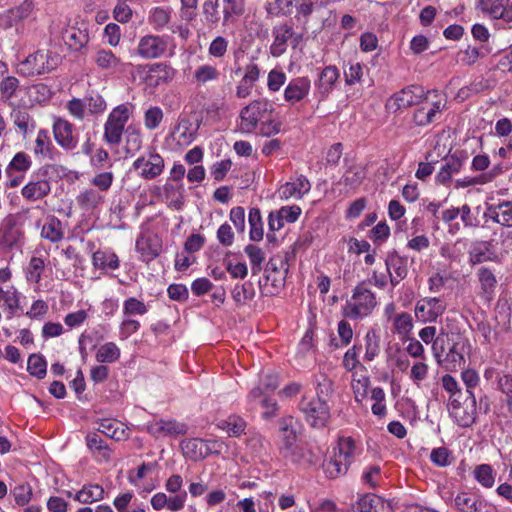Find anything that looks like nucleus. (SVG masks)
<instances>
[{"label": "nucleus", "instance_id": "obj_1", "mask_svg": "<svg viewBox=\"0 0 512 512\" xmlns=\"http://www.w3.org/2000/svg\"><path fill=\"white\" fill-rule=\"evenodd\" d=\"M279 430L278 449L285 460L301 466H310L317 463L318 455L307 442L298 437V422L294 417H283L279 421Z\"/></svg>", "mask_w": 512, "mask_h": 512}, {"label": "nucleus", "instance_id": "obj_2", "mask_svg": "<svg viewBox=\"0 0 512 512\" xmlns=\"http://www.w3.org/2000/svg\"><path fill=\"white\" fill-rule=\"evenodd\" d=\"M274 106L267 99H256L244 106L237 120V129L242 134H253L259 124L273 113Z\"/></svg>", "mask_w": 512, "mask_h": 512}, {"label": "nucleus", "instance_id": "obj_3", "mask_svg": "<svg viewBox=\"0 0 512 512\" xmlns=\"http://www.w3.org/2000/svg\"><path fill=\"white\" fill-rule=\"evenodd\" d=\"M37 18L35 5L31 0H24L19 5L0 13V26L4 29L15 28L17 33H24L26 23Z\"/></svg>", "mask_w": 512, "mask_h": 512}, {"label": "nucleus", "instance_id": "obj_4", "mask_svg": "<svg viewBox=\"0 0 512 512\" xmlns=\"http://www.w3.org/2000/svg\"><path fill=\"white\" fill-rule=\"evenodd\" d=\"M130 117L127 105L120 104L109 113L104 124V141L111 146H118L121 143L126 123Z\"/></svg>", "mask_w": 512, "mask_h": 512}, {"label": "nucleus", "instance_id": "obj_5", "mask_svg": "<svg viewBox=\"0 0 512 512\" xmlns=\"http://www.w3.org/2000/svg\"><path fill=\"white\" fill-rule=\"evenodd\" d=\"M430 91H425L420 85H409L402 90L394 93L386 102L385 107L388 112L396 113L401 109H406L418 105L427 100Z\"/></svg>", "mask_w": 512, "mask_h": 512}, {"label": "nucleus", "instance_id": "obj_6", "mask_svg": "<svg viewBox=\"0 0 512 512\" xmlns=\"http://www.w3.org/2000/svg\"><path fill=\"white\" fill-rule=\"evenodd\" d=\"M131 169L141 179L150 181L156 179L164 172L165 161L155 149H149L134 160Z\"/></svg>", "mask_w": 512, "mask_h": 512}, {"label": "nucleus", "instance_id": "obj_7", "mask_svg": "<svg viewBox=\"0 0 512 512\" xmlns=\"http://www.w3.org/2000/svg\"><path fill=\"white\" fill-rule=\"evenodd\" d=\"M171 40L168 36L147 34L142 36L137 44V55L145 60H153L172 54Z\"/></svg>", "mask_w": 512, "mask_h": 512}, {"label": "nucleus", "instance_id": "obj_8", "mask_svg": "<svg viewBox=\"0 0 512 512\" xmlns=\"http://www.w3.org/2000/svg\"><path fill=\"white\" fill-rule=\"evenodd\" d=\"M57 64V57L43 50L36 51L17 65V71L25 77L50 72Z\"/></svg>", "mask_w": 512, "mask_h": 512}, {"label": "nucleus", "instance_id": "obj_9", "mask_svg": "<svg viewBox=\"0 0 512 512\" xmlns=\"http://www.w3.org/2000/svg\"><path fill=\"white\" fill-rule=\"evenodd\" d=\"M352 463V438H340L334 456L325 463V473L330 478H336L348 471Z\"/></svg>", "mask_w": 512, "mask_h": 512}, {"label": "nucleus", "instance_id": "obj_10", "mask_svg": "<svg viewBox=\"0 0 512 512\" xmlns=\"http://www.w3.org/2000/svg\"><path fill=\"white\" fill-rule=\"evenodd\" d=\"M299 407L307 423L314 428L324 427L330 417L329 407L320 397H303Z\"/></svg>", "mask_w": 512, "mask_h": 512}, {"label": "nucleus", "instance_id": "obj_11", "mask_svg": "<svg viewBox=\"0 0 512 512\" xmlns=\"http://www.w3.org/2000/svg\"><path fill=\"white\" fill-rule=\"evenodd\" d=\"M140 230V234L136 239L135 249L139 254V260L150 263L160 255L162 240L157 233L144 225L140 227Z\"/></svg>", "mask_w": 512, "mask_h": 512}, {"label": "nucleus", "instance_id": "obj_12", "mask_svg": "<svg viewBox=\"0 0 512 512\" xmlns=\"http://www.w3.org/2000/svg\"><path fill=\"white\" fill-rule=\"evenodd\" d=\"M53 134L57 144L64 150H74L79 142L75 127L68 120L56 118L53 122Z\"/></svg>", "mask_w": 512, "mask_h": 512}, {"label": "nucleus", "instance_id": "obj_13", "mask_svg": "<svg viewBox=\"0 0 512 512\" xmlns=\"http://www.w3.org/2000/svg\"><path fill=\"white\" fill-rule=\"evenodd\" d=\"M145 430L155 438L166 436H177L187 432V426L184 423L172 419H159L148 422Z\"/></svg>", "mask_w": 512, "mask_h": 512}, {"label": "nucleus", "instance_id": "obj_14", "mask_svg": "<svg viewBox=\"0 0 512 512\" xmlns=\"http://www.w3.org/2000/svg\"><path fill=\"white\" fill-rule=\"evenodd\" d=\"M385 264L393 286L398 285L408 274V257L401 256L394 249L387 253Z\"/></svg>", "mask_w": 512, "mask_h": 512}, {"label": "nucleus", "instance_id": "obj_15", "mask_svg": "<svg viewBox=\"0 0 512 512\" xmlns=\"http://www.w3.org/2000/svg\"><path fill=\"white\" fill-rule=\"evenodd\" d=\"M311 81L308 77H297L289 81L284 89V100L290 105L303 101L310 93Z\"/></svg>", "mask_w": 512, "mask_h": 512}, {"label": "nucleus", "instance_id": "obj_16", "mask_svg": "<svg viewBox=\"0 0 512 512\" xmlns=\"http://www.w3.org/2000/svg\"><path fill=\"white\" fill-rule=\"evenodd\" d=\"M468 155L465 151H456L454 154L444 158L445 164L441 167L436 175V181L442 185H447L451 181L453 174L458 173L464 162L467 160Z\"/></svg>", "mask_w": 512, "mask_h": 512}, {"label": "nucleus", "instance_id": "obj_17", "mask_svg": "<svg viewBox=\"0 0 512 512\" xmlns=\"http://www.w3.org/2000/svg\"><path fill=\"white\" fill-rule=\"evenodd\" d=\"M445 311V306L438 298H424L415 306V316L422 322H435Z\"/></svg>", "mask_w": 512, "mask_h": 512}, {"label": "nucleus", "instance_id": "obj_18", "mask_svg": "<svg viewBox=\"0 0 512 512\" xmlns=\"http://www.w3.org/2000/svg\"><path fill=\"white\" fill-rule=\"evenodd\" d=\"M311 189L309 180L304 175H299L294 179L281 185L277 191L278 197L281 200H288L291 198L301 199Z\"/></svg>", "mask_w": 512, "mask_h": 512}, {"label": "nucleus", "instance_id": "obj_19", "mask_svg": "<svg viewBox=\"0 0 512 512\" xmlns=\"http://www.w3.org/2000/svg\"><path fill=\"white\" fill-rule=\"evenodd\" d=\"M376 305L374 294L365 283L354 288V317H364L370 314Z\"/></svg>", "mask_w": 512, "mask_h": 512}, {"label": "nucleus", "instance_id": "obj_20", "mask_svg": "<svg viewBox=\"0 0 512 512\" xmlns=\"http://www.w3.org/2000/svg\"><path fill=\"white\" fill-rule=\"evenodd\" d=\"M176 70L166 63H153L149 65L146 74V83L151 87H158L173 80Z\"/></svg>", "mask_w": 512, "mask_h": 512}, {"label": "nucleus", "instance_id": "obj_21", "mask_svg": "<svg viewBox=\"0 0 512 512\" xmlns=\"http://www.w3.org/2000/svg\"><path fill=\"white\" fill-rule=\"evenodd\" d=\"M198 129V124L194 123L191 119L186 116L180 117L172 136L178 145L188 146L195 140Z\"/></svg>", "mask_w": 512, "mask_h": 512}, {"label": "nucleus", "instance_id": "obj_22", "mask_svg": "<svg viewBox=\"0 0 512 512\" xmlns=\"http://www.w3.org/2000/svg\"><path fill=\"white\" fill-rule=\"evenodd\" d=\"M272 35L273 42L270 46V53L273 57H279L286 52L288 42L294 36V30L287 24H281L273 28Z\"/></svg>", "mask_w": 512, "mask_h": 512}, {"label": "nucleus", "instance_id": "obj_23", "mask_svg": "<svg viewBox=\"0 0 512 512\" xmlns=\"http://www.w3.org/2000/svg\"><path fill=\"white\" fill-rule=\"evenodd\" d=\"M357 506L360 512H394L390 501L374 493H365L357 501Z\"/></svg>", "mask_w": 512, "mask_h": 512}, {"label": "nucleus", "instance_id": "obj_24", "mask_svg": "<svg viewBox=\"0 0 512 512\" xmlns=\"http://www.w3.org/2000/svg\"><path fill=\"white\" fill-rule=\"evenodd\" d=\"M339 78V70L335 66L325 67L315 83L316 93L320 95V99L326 98L333 90Z\"/></svg>", "mask_w": 512, "mask_h": 512}, {"label": "nucleus", "instance_id": "obj_25", "mask_svg": "<svg viewBox=\"0 0 512 512\" xmlns=\"http://www.w3.org/2000/svg\"><path fill=\"white\" fill-rule=\"evenodd\" d=\"M477 278L480 283L481 297L490 302L498 283L494 272L490 268L482 266L477 271Z\"/></svg>", "mask_w": 512, "mask_h": 512}, {"label": "nucleus", "instance_id": "obj_26", "mask_svg": "<svg viewBox=\"0 0 512 512\" xmlns=\"http://www.w3.org/2000/svg\"><path fill=\"white\" fill-rule=\"evenodd\" d=\"M78 206L90 211L100 207L105 202V195L95 188H84L76 197Z\"/></svg>", "mask_w": 512, "mask_h": 512}, {"label": "nucleus", "instance_id": "obj_27", "mask_svg": "<svg viewBox=\"0 0 512 512\" xmlns=\"http://www.w3.org/2000/svg\"><path fill=\"white\" fill-rule=\"evenodd\" d=\"M492 241H476L472 243L469 250V262L477 265L486 261L495 259V254L491 251Z\"/></svg>", "mask_w": 512, "mask_h": 512}, {"label": "nucleus", "instance_id": "obj_28", "mask_svg": "<svg viewBox=\"0 0 512 512\" xmlns=\"http://www.w3.org/2000/svg\"><path fill=\"white\" fill-rule=\"evenodd\" d=\"M41 237L51 243L60 242L64 238L62 222L56 216H48L41 228Z\"/></svg>", "mask_w": 512, "mask_h": 512}, {"label": "nucleus", "instance_id": "obj_29", "mask_svg": "<svg viewBox=\"0 0 512 512\" xmlns=\"http://www.w3.org/2000/svg\"><path fill=\"white\" fill-rule=\"evenodd\" d=\"M51 191L50 182L46 179L30 181L21 190L22 196L29 201H37L47 196Z\"/></svg>", "mask_w": 512, "mask_h": 512}, {"label": "nucleus", "instance_id": "obj_30", "mask_svg": "<svg viewBox=\"0 0 512 512\" xmlns=\"http://www.w3.org/2000/svg\"><path fill=\"white\" fill-rule=\"evenodd\" d=\"M97 430L116 441H123L129 436L128 428L124 424L110 419L102 420Z\"/></svg>", "mask_w": 512, "mask_h": 512}, {"label": "nucleus", "instance_id": "obj_31", "mask_svg": "<svg viewBox=\"0 0 512 512\" xmlns=\"http://www.w3.org/2000/svg\"><path fill=\"white\" fill-rule=\"evenodd\" d=\"M22 297V293L15 286H9L3 291L0 305L10 316H14L21 309Z\"/></svg>", "mask_w": 512, "mask_h": 512}, {"label": "nucleus", "instance_id": "obj_32", "mask_svg": "<svg viewBox=\"0 0 512 512\" xmlns=\"http://www.w3.org/2000/svg\"><path fill=\"white\" fill-rule=\"evenodd\" d=\"M93 60L99 69L109 72H115L121 65V59L108 49H98Z\"/></svg>", "mask_w": 512, "mask_h": 512}, {"label": "nucleus", "instance_id": "obj_33", "mask_svg": "<svg viewBox=\"0 0 512 512\" xmlns=\"http://www.w3.org/2000/svg\"><path fill=\"white\" fill-rule=\"evenodd\" d=\"M105 490L99 484H85L74 496V499L83 504H91L104 499Z\"/></svg>", "mask_w": 512, "mask_h": 512}, {"label": "nucleus", "instance_id": "obj_34", "mask_svg": "<svg viewBox=\"0 0 512 512\" xmlns=\"http://www.w3.org/2000/svg\"><path fill=\"white\" fill-rule=\"evenodd\" d=\"M11 119L14 126L23 136L32 133L36 128L34 119L25 109H13L11 112Z\"/></svg>", "mask_w": 512, "mask_h": 512}, {"label": "nucleus", "instance_id": "obj_35", "mask_svg": "<svg viewBox=\"0 0 512 512\" xmlns=\"http://www.w3.org/2000/svg\"><path fill=\"white\" fill-rule=\"evenodd\" d=\"M92 263L95 268L101 270H116L120 266L118 256L111 250H98L94 252Z\"/></svg>", "mask_w": 512, "mask_h": 512}, {"label": "nucleus", "instance_id": "obj_36", "mask_svg": "<svg viewBox=\"0 0 512 512\" xmlns=\"http://www.w3.org/2000/svg\"><path fill=\"white\" fill-rule=\"evenodd\" d=\"M330 0H295V17L300 20L307 18L313 13L319 12L321 9L326 8Z\"/></svg>", "mask_w": 512, "mask_h": 512}, {"label": "nucleus", "instance_id": "obj_37", "mask_svg": "<svg viewBox=\"0 0 512 512\" xmlns=\"http://www.w3.org/2000/svg\"><path fill=\"white\" fill-rule=\"evenodd\" d=\"M246 421L238 415H229L217 422V427L230 437H239L246 429Z\"/></svg>", "mask_w": 512, "mask_h": 512}, {"label": "nucleus", "instance_id": "obj_38", "mask_svg": "<svg viewBox=\"0 0 512 512\" xmlns=\"http://www.w3.org/2000/svg\"><path fill=\"white\" fill-rule=\"evenodd\" d=\"M86 445L100 460L108 461L110 459L111 449L97 432H90L87 434Z\"/></svg>", "mask_w": 512, "mask_h": 512}, {"label": "nucleus", "instance_id": "obj_39", "mask_svg": "<svg viewBox=\"0 0 512 512\" xmlns=\"http://www.w3.org/2000/svg\"><path fill=\"white\" fill-rule=\"evenodd\" d=\"M223 13V24L228 25L242 15L244 11L243 0H217Z\"/></svg>", "mask_w": 512, "mask_h": 512}, {"label": "nucleus", "instance_id": "obj_40", "mask_svg": "<svg viewBox=\"0 0 512 512\" xmlns=\"http://www.w3.org/2000/svg\"><path fill=\"white\" fill-rule=\"evenodd\" d=\"M184 456L190 460L197 461L204 459V439L190 438L184 439L180 443Z\"/></svg>", "mask_w": 512, "mask_h": 512}, {"label": "nucleus", "instance_id": "obj_41", "mask_svg": "<svg viewBox=\"0 0 512 512\" xmlns=\"http://www.w3.org/2000/svg\"><path fill=\"white\" fill-rule=\"evenodd\" d=\"M62 38L66 45L74 51L80 50L88 43V34L75 27H69L62 33Z\"/></svg>", "mask_w": 512, "mask_h": 512}, {"label": "nucleus", "instance_id": "obj_42", "mask_svg": "<svg viewBox=\"0 0 512 512\" xmlns=\"http://www.w3.org/2000/svg\"><path fill=\"white\" fill-rule=\"evenodd\" d=\"M458 345V343H453L449 348V351L446 352L444 357L441 359L442 362L438 363L447 371H455L465 364V358L462 352L458 349Z\"/></svg>", "mask_w": 512, "mask_h": 512}, {"label": "nucleus", "instance_id": "obj_43", "mask_svg": "<svg viewBox=\"0 0 512 512\" xmlns=\"http://www.w3.org/2000/svg\"><path fill=\"white\" fill-rule=\"evenodd\" d=\"M413 329L412 316L407 312L397 314L393 319V330L395 333L401 335L402 342L410 339V332Z\"/></svg>", "mask_w": 512, "mask_h": 512}, {"label": "nucleus", "instance_id": "obj_44", "mask_svg": "<svg viewBox=\"0 0 512 512\" xmlns=\"http://www.w3.org/2000/svg\"><path fill=\"white\" fill-rule=\"evenodd\" d=\"M120 348L114 342H106L99 346L95 358L99 363H114L119 360Z\"/></svg>", "mask_w": 512, "mask_h": 512}, {"label": "nucleus", "instance_id": "obj_45", "mask_svg": "<svg viewBox=\"0 0 512 512\" xmlns=\"http://www.w3.org/2000/svg\"><path fill=\"white\" fill-rule=\"evenodd\" d=\"M248 222L250 226L249 237L252 241H261L264 236L262 216L259 208L249 210Z\"/></svg>", "mask_w": 512, "mask_h": 512}, {"label": "nucleus", "instance_id": "obj_46", "mask_svg": "<svg viewBox=\"0 0 512 512\" xmlns=\"http://www.w3.org/2000/svg\"><path fill=\"white\" fill-rule=\"evenodd\" d=\"M255 294L254 285L250 281L235 285L231 292L233 300L239 306H243L248 301L252 300L255 297Z\"/></svg>", "mask_w": 512, "mask_h": 512}, {"label": "nucleus", "instance_id": "obj_47", "mask_svg": "<svg viewBox=\"0 0 512 512\" xmlns=\"http://www.w3.org/2000/svg\"><path fill=\"white\" fill-rule=\"evenodd\" d=\"M45 262L41 257H31L28 265L24 269L26 280L29 283L39 284L44 272Z\"/></svg>", "mask_w": 512, "mask_h": 512}, {"label": "nucleus", "instance_id": "obj_48", "mask_svg": "<svg viewBox=\"0 0 512 512\" xmlns=\"http://www.w3.org/2000/svg\"><path fill=\"white\" fill-rule=\"evenodd\" d=\"M171 9L163 7H155L150 11L149 23L156 31H162L170 22Z\"/></svg>", "mask_w": 512, "mask_h": 512}, {"label": "nucleus", "instance_id": "obj_49", "mask_svg": "<svg viewBox=\"0 0 512 512\" xmlns=\"http://www.w3.org/2000/svg\"><path fill=\"white\" fill-rule=\"evenodd\" d=\"M494 19H502L506 22L512 21V4L509 0H495L488 10Z\"/></svg>", "mask_w": 512, "mask_h": 512}, {"label": "nucleus", "instance_id": "obj_50", "mask_svg": "<svg viewBox=\"0 0 512 512\" xmlns=\"http://www.w3.org/2000/svg\"><path fill=\"white\" fill-rule=\"evenodd\" d=\"M53 145L48 131L39 130L35 140L34 153L44 158H52Z\"/></svg>", "mask_w": 512, "mask_h": 512}, {"label": "nucleus", "instance_id": "obj_51", "mask_svg": "<svg viewBox=\"0 0 512 512\" xmlns=\"http://www.w3.org/2000/svg\"><path fill=\"white\" fill-rule=\"evenodd\" d=\"M510 305L506 299L500 298L495 305V321L497 326L507 330L510 328L511 311Z\"/></svg>", "mask_w": 512, "mask_h": 512}, {"label": "nucleus", "instance_id": "obj_52", "mask_svg": "<svg viewBox=\"0 0 512 512\" xmlns=\"http://www.w3.org/2000/svg\"><path fill=\"white\" fill-rule=\"evenodd\" d=\"M220 76V72L216 67L210 64H204L196 68L193 73L194 81L199 84H206L210 81H216Z\"/></svg>", "mask_w": 512, "mask_h": 512}, {"label": "nucleus", "instance_id": "obj_53", "mask_svg": "<svg viewBox=\"0 0 512 512\" xmlns=\"http://www.w3.org/2000/svg\"><path fill=\"white\" fill-rule=\"evenodd\" d=\"M27 371L34 377L42 379L47 372V362L42 355L32 354L27 361Z\"/></svg>", "mask_w": 512, "mask_h": 512}, {"label": "nucleus", "instance_id": "obj_54", "mask_svg": "<svg viewBox=\"0 0 512 512\" xmlns=\"http://www.w3.org/2000/svg\"><path fill=\"white\" fill-rule=\"evenodd\" d=\"M479 496L470 492H460L454 498V508L459 512H471Z\"/></svg>", "mask_w": 512, "mask_h": 512}, {"label": "nucleus", "instance_id": "obj_55", "mask_svg": "<svg viewBox=\"0 0 512 512\" xmlns=\"http://www.w3.org/2000/svg\"><path fill=\"white\" fill-rule=\"evenodd\" d=\"M31 166L30 157L24 152H18L14 155L10 163L5 169L7 176H11L14 171L25 172Z\"/></svg>", "mask_w": 512, "mask_h": 512}, {"label": "nucleus", "instance_id": "obj_56", "mask_svg": "<svg viewBox=\"0 0 512 512\" xmlns=\"http://www.w3.org/2000/svg\"><path fill=\"white\" fill-rule=\"evenodd\" d=\"M148 312V305L136 297H129L123 302V316L145 315Z\"/></svg>", "mask_w": 512, "mask_h": 512}, {"label": "nucleus", "instance_id": "obj_57", "mask_svg": "<svg viewBox=\"0 0 512 512\" xmlns=\"http://www.w3.org/2000/svg\"><path fill=\"white\" fill-rule=\"evenodd\" d=\"M295 8V0H267L266 9L272 15H289Z\"/></svg>", "mask_w": 512, "mask_h": 512}, {"label": "nucleus", "instance_id": "obj_58", "mask_svg": "<svg viewBox=\"0 0 512 512\" xmlns=\"http://www.w3.org/2000/svg\"><path fill=\"white\" fill-rule=\"evenodd\" d=\"M474 477L485 488H491L495 482L493 468L489 464L476 466L474 470Z\"/></svg>", "mask_w": 512, "mask_h": 512}, {"label": "nucleus", "instance_id": "obj_59", "mask_svg": "<svg viewBox=\"0 0 512 512\" xmlns=\"http://www.w3.org/2000/svg\"><path fill=\"white\" fill-rule=\"evenodd\" d=\"M246 255L250 260V264L254 273L259 272L262 268V263L265 260L264 251L254 244H248L244 249Z\"/></svg>", "mask_w": 512, "mask_h": 512}, {"label": "nucleus", "instance_id": "obj_60", "mask_svg": "<svg viewBox=\"0 0 512 512\" xmlns=\"http://www.w3.org/2000/svg\"><path fill=\"white\" fill-rule=\"evenodd\" d=\"M163 111L158 106L149 107L144 113V125L148 130H155L163 120Z\"/></svg>", "mask_w": 512, "mask_h": 512}, {"label": "nucleus", "instance_id": "obj_61", "mask_svg": "<svg viewBox=\"0 0 512 512\" xmlns=\"http://www.w3.org/2000/svg\"><path fill=\"white\" fill-rule=\"evenodd\" d=\"M114 174L111 171L101 172L94 175L91 184L95 186L102 194L106 193L112 186Z\"/></svg>", "mask_w": 512, "mask_h": 512}, {"label": "nucleus", "instance_id": "obj_62", "mask_svg": "<svg viewBox=\"0 0 512 512\" xmlns=\"http://www.w3.org/2000/svg\"><path fill=\"white\" fill-rule=\"evenodd\" d=\"M142 147V136L140 131L132 126L126 129V150L128 153H134Z\"/></svg>", "mask_w": 512, "mask_h": 512}, {"label": "nucleus", "instance_id": "obj_63", "mask_svg": "<svg viewBox=\"0 0 512 512\" xmlns=\"http://www.w3.org/2000/svg\"><path fill=\"white\" fill-rule=\"evenodd\" d=\"M280 130L281 123L275 120L271 114L259 124L256 132H258V134H260L261 136L271 137L273 135L278 134Z\"/></svg>", "mask_w": 512, "mask_h": 512}, {"label": "nucleus", "instance_id": "obj_64", "mask_svg": "<svg viewBox=\"0 0 512 512\" xmlns=\"http://www.w3.org/2000/svg\"><path fill=\"white\" fill-rule=\"evenodd\" d=\"M11 493L15 503L19 506L28 504L33 495L32 488L27 483L16 486Z\"/></svg>", "mask_w": 512, "mask_h": 512}]
</instances>
